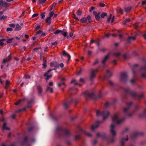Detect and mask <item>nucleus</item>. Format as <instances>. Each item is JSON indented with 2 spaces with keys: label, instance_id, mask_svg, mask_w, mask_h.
<instances>
[{
  "label": "nucleus",
  "instance_id": "0e129e2a",
  "mask_svg": "<svg viewBox=\"0 0 146 146\" xmlns=\"http://www.w3.org/2000/svg\"><path fill=\"white\" fill-rule=\"evenodd\" d=\"M9 26L12 27H15V25L13 24H10L9 25Z\"/></svg>",
  "mask_w": 146,
  "mask_h": 146
},
{
  "label": "nucleus",
  "instance_id": "20e7f679",
  "mask_svg": "<svg viewBox=\"0 0 146 146\" xmlns=\"http://www.w3.org/2000/svg\"><path fill=\"white\" fill-rule=\"evenodd\" d=\"M96 115L97 116L101 115L103 117V120L101 121H97L96 125L92 126V130H94L96 128H97L100 124L103 123L104 120L106 119L110 114L109 112L106 110H104L102 112H101L99 110H96Z\"/></svg>",
  "mask_w": 146,
  "mask_h": 146
},
{
  "label": "nucleus",
  "instance_id": "7ed1b4c3",
  "mask_svg": "<svg viewBox=\"0 0 146 146\" xmlns=\"http://www.w3.org/2000/svg\"><path fill=\"white\" fill-rule=\"evenodd\" d=\"M132 105V102H130L126 103V107L123 110V113L126 116L131 117L133 115V113L135 111H137L139 107L136 106L134 109L132 110L131 109V107Z\"/></svg>",
  "mask_w": 146,
  "mask_h": 146
},
{
  "label": "nucleus",
  "instance_id": "3c124183",
  "mask_svg": "<svg viewBox=\"0 0 146 146\" xmlns=\"http://www.w3.org/2000/svg\"><path fill=\"white\" fill-rule=\"evenodd\" d=\"M22 101V100H19L18 101H17V102L15 103V104L16 105H18Z\"/></svg>",
  "mask_w": 146,
  "mask_h": 146
},
{
  "label": "nucleus",
  "instance_id": "c03bdc74",
  "mask_svg": "<svg viewBox=\"0 0 146 146\" xmlns=\"http://www.w3.org/2000/svg\"><path fill=\"white\" fill-rule=\"evenodd\" d=\"M62 31L59 29L57 30L54 33V34L56 35L59 33H61Z\"/></svg>",
  "mask_w": 146,
  "mask_h": 146
},
{
  "label": "nucleus",
  "instance_id": "774afa93",
  "mask_svg": "<svg viewBox=\"0 0 146 146\" xmlns=\"http://www.w3.org/2000/svg\"><path fill=\"white\" fill-rule=\"evenodd\" d=\"M87 19V21H91L90 20H91V17L90 16V15H88L87 17V18H86Z\"/></svg>",
  "mask_w": 146,
  "mask_h": 146
},
{
  "label": "nucleus",
  "instance_id": "1a4fd4ad",
  "mask_svg": "<svg viewBox=\"0 0 146 146\" xmlns=\"http://www.w3.org/2000/svg\"><path fill=\"white\" fill-rule=\"evenodd\" d=\"M144 135L143 132L140 131H135L131 134L129 135V138L131 141H133L135 139L137 136H143Z\"/></svg>",
  "mask_w": 146,
  "mask_h": 146
},
{
  "label": "nucleus",
  "instance_id": "09e8293b",
  "mask_svg": "<svg viewBox=\"0 0 146 146\" xmlns=\"http://www.w3.org/2000/svg\"><path fill=\"white\" fill-rule=\"evenodd\" d=\"M99 62V60L98 59H96L95 60L94 62V63L93 64V65L94 66L96 64H98Z\"/></svg>",
  "mask_w": 146,
  "mask_h": 146
},
{
  "label": "nucleus",
  "instance_id": "58836bf2",
  "mask_svg": "<svg viewBox=\"0 0 146 146\" xmlns=\"http://www.w3.org/2000/svg\"><path fill=\"white\" fill-rule=\"evenodd\" d=\"M46 91L47 92L50 91V92L52 93L53 92V89L52 88H50L49 87H48Z\"/></svg>",
  "mask_w": 146,
  "mask_h": 146
},
{
  "label": "nucleus",
  "instance_id": "b1692460",
  "mask_svg": "<svg viewBox=\"0 0 146 146\" xmlns=\"http://www.w3.org/2000/svg\"><path fill=\"white\" fill-rule=\"evenodd\" d=\"M37 89L39 95L41 96L42 92V88L41 86L40 85L37 86Z\"/></svg>",
  "mask_w": 146,
  "mask_h": 146
},
{
  "label": "nucleus",
  "instance_id": "603ef678",
  "mask_svg": "<svg viewBox=\"0 0 146 146\" xmlns=\"http://www.w3.org/2000/svg\"><path fill=\"white\" fill-rule=\"evenodd\" d=\"M45 13V12H44L43 13H42L40 15L41 16V18L42 19H44V17H45V15H44V14Z\"/></svg>",
  "mask_w": 146,
  "mask_h": 146
},
{
  "label": "nucleus",
  "instance_id": "49530a36",
  "mask_svg": "<svg viewBox=\"0 0 146 146\" xmlns=\"http://www.w3.org/2000/svg\"><path fill=\"white\" fill-rule=\"evenodd\" d=\"M71 83H74V85H76L79 84L78 83L76 82V80H73L70 82Z\"/></svg>",
  "mask_w": 146,
  "mask_h": 146
},
{
  "label": "nucleus",
  "instance_id": "4be33fe9",
  "mask_svg": "<svg viewBox=\"0 0 146 146\" xmlns=\"http://www.w3.org/2000/svg\"><path fill=\"white\" fill-rule=\"evenodd\" d=\"M50 65L51 66L54 67L55 68L58 67V63L56 62H51L50 63Z\"/></svg>",
  "mask_w": 146,
  "mask_h": 146
},
{
  "label": "nucleus",
  "instance_id": "f257e3e1",
  "mask_svg": "<svg viewBox=\"0 0 146 146\" xmlns=\"http://www.w3.org/2000/svg\"><path fill=\"white\" fill-rule=\"evenodd\" d=\"M115 126L113 124L111 125L110 131V135L109 137L107 139L106 133H103L101 134L97 133L96 135L98 137H101L103 139H106L108 144H111L114 142L115 139V136L117 133L114 129Z\"/></svg>",
  "mask_w": 146,
  "mask_h": 146
},
{
  "label": "nucleus",
  "instance_id": "4468645a",
  "mask_svg": "<svg viewBox=\"0 0 146 146\" xmlns=\"http://www.w3.org/2000/svg\"><path fill=\"white\" fill-rule=\"evenodd\" d=\"M98 72V69H92L91 72L90 80L91 81L93 80L96 77L95 74Z\"/></svg>",
  "mask_w": 146,
  "mask_h": 146
},
{
  "label": "nucleus",
  "instance_id": "e2e57ef3",
  "mask_svg": "<svg viewBox=\"0 0 146 146\" xmlns=\"http://www.w3.org/2000/svg\"><path fill=\"white\" fill-rule=\"evenodd\" d=\"M73 18L79 21V19L77 17H76V15L75 14L73 15Z\"/></svg>",
  "mask_w": 146,
  "mask_h": 146
},
{
  "label": "nucleus",
  "instance_id": "79ce46f5",
  "mask_svg": "<svg viewBox=\"0 0 146 146\" xmlns=\"http://www.w3.org/2000/svg\"><path fill=\"white\" fill-rule=\"evenodd\" d=\"M26 108H23L17 110L16 112L19 113L21 111H25L26 110Z\"/></svg>",
  "mask_w": 146,
  "mask_h": 146
},
{
  "label": "nucleus",
  "instance_id": "6ab92c4d",
  "mask_svg": "<svg viewBox=\"0 0 146 146\" xmlns=\"http://www.w3.org/2000/svg\"><path fill=\"white\" fill-rule=\"evenodd\" d=\"M80 21L83 23H86L87 24L90 23L91 22V21H87V19L85 17L82 18Z\"/></svg>",
  "mask_w": 146,
  "mask_h": 146
},
{
  "label": "nucleus",
  "instance_id": "aec40b11",
  "mask_svg": "<svg viewBox=\"0 0 146 146\" xmlns=\"http://www.w3.org/2000/svg\"><path fill=\"white\" fill-rule=\"evenodd\" d=\"M72 99H71L68 102H65L63 103V106L66 108L67 109L69 106V105L73 102Z\"/></svg>",
  "mask_w": 146,
  "mask_h": 146
},
{
  "label": "nucleus",
  "instance_id": "4d7b16f0",
  "mask_svg": "<svg viewBox=\"0 0 146 146\" xmlns=\"http://www.w3.org/2000/svg\"><path fill=\"white\" fill-rule=\"evenodd\" d=\"M54 13L53 12H51L49 13V17H50L51 18V17H52L53 15H54Z\"/></svg>",
  "mask_w": 146,
  "mask_h": 146
},
{
  "label": "nucleus",
  "instance_id": "052dcab7",
  "mask_svg": "<svg viewBox=\"0 0 146 146\" xmlns=\"http://www.w3.org/2000/svg\"><path fill=\"white\" fill-rule=\"evenodd\" d=\"M54 30V28L52 27H51L50 29L48 30V31L49 32H53Z\"/></svg>",
  "mask_w": 146,
  "mask_h": 146
},
{
  "label": "nucleus",
  "instance_id": "a878e982",
  "mask_svg": "<svg viewBox=\"0 0 146 146\" xmlns=\"http://www.w3.org/2000/svg\"><path fill=\"white\" fill-rule=\"evenodd\" d=\"M136 39V37L135 36H129L127 39V43H130L131 40H134Z\"/></svg>",
  "mask_w": 146,
  "mask_h": 146
},
{
  "label": "nucleus",
  "instance_id": "dca6fc26",
  "mask_svg": "<svg viewBox=\"0 0 146 146\" xmlns=\"http://www.w3.org/2000/svg\"><path fill=\"white\" fill-rule=\"evenodd\" d=\"M108 82L111 86V89L113 90H115V87L116 86H118V84H117L114 83L111 80H109L108 81Z\"/></svg>",
  "mask_w": 146,
  "mask_h": 146
},
{
  "label": "nucleus",
  "instance_id": "bf43d9fd",
  "mask_svg": "<svg viewBox=\"0 0 146 146\" xmlns=\"http://www.w3.org/2000/svg\"><path fill=\"white\" fill-rule=\"evenodd\" d=\"M82 13V12L81 11H78L76 12V14L78 15H80Z\"/></svg>",
  "mask_w": 146,
  "mask_h": 146
},
{
  "label": "nucleus",
  "instance_id": "cd10ccee",
  "mask_svg": "<svg viewBox=\"0 0 146 146\" xmlns=\"http://www.w3.org/2000/svg\"><path fill=\"white\" fill-rule=\"evenodd\" d=\"M16 27L15 29V31H18L21 29V27L18 24H16Z\"/></svg>",
  "mask_w": 146,
  "mask_h": 146
},
{
  "label": "nucleus",
  "instance_id": "f704fd0d",
  "mask_svg": "<svg viewBox=\"0 0 146 146\" xmlns=\"http://www.w3.org/2000/svg\"><path fill=\"white\" fill-rule=\"evenodd\" d=\"M131 8H132V7H128L125 8V11L126 12H129V11H130Z\"/></svg>",
  "mask_w": 146,
  "mask_h": 146
},
{
  "label": "nucleus",
  "instance_id": "37998d69",
  "mask_svg": "<svg viewBox=\"0 0 146 146\" xmlns=\"http://www.w3.org/2000/svg\"><path fill=\"white\" fill-rule=\"evenodd\" d=\"M14 38H9L7 39L6 42L8 43H10L12 42V40L14 39Z\"/></svg>",
  "mask_w": 146,
  "mask_h": 146
},
{
  "label": "nucleus",
  "instance_id": "ea45409f",
  "mask_svg": "<svg viewBox=\"0 0 146 146\" xmlns=\"http://www.w3.org/2000/svg\"><path fill=\"white\" fill-rule=\"evenodd\" d=\"M107 13L106 12H103L100 15V17L102 18H104L105 16H107Z\"/></svg>",
  "mask_w": 146,
  "mask_h": 146
},
{
  "label": "nucleus",
  "instance_id": "f03ea898",
  "mask_svg": "<svg viewBox=\"0 0 146 146\" xmlns=\"http://www.w3.org/2000/svg\"><path fill=\"white\" fill-rule=\"evenodd\" d=\"M123 90L125 94V95H122V97L125 99H127V96L128 95L133 98L139 100L143 98V93L140 94L136 93L135 91L131 90L128 87L124 88Z\"/></svg>",
  "mask_w": 146,
  "mask_h": 146
},
{
  "label": "nucleus",
  "instance_id": "bb28decb",
  "mask_svg": "<svg viewBox=\"0 0 146 146\" xmlns=\"http://www.w3.org/2000/svg\"><path fill=\"white\" fill-rule=\"evenodd\" d=\"M8 57L9 58V59H4L3 60V63H5L7 62H8L10 61L11 59V55L10 54L8 56Z\"/></svg>",
  "mask_w": 146,
  "mask_h": 146
},
{
  "label": "nucleus",
  "instance_id": "9d476101",
  "mask_svg": "<svg viewBox=\"0 0 146 146\" xmlns=\"http://www.w3.org/2000/svg\"><path fill=\"white\" fill-rule=\"evenodd\" d=\"M120 81L124 83H126L128 80V77L126 72L121 73L120 75Z\"/></svg>",
  "mask_w": 146,
  "mask_h": 146
},
{
  "label": "nucleus",
  "instance_id": "473e14b6",
  "mask_svg": "<svg viewBox=\"0 0 146 146\" xmlns=\"http://www.w3.org/2000/svg\"><path fill=\"white\" fill-rule=\"evenodd\" d=\"M66 144L68 146H70L71 145V142L68 139H65V140Z\"/></svg>",
  "mask_w": 146,
  "mask_h": 146
},
{
  "label": "nucleus",
  "instance_id": "39448f33",
  "mask_svg": "<svg viewBox=\"0 0 146 146\" xmlns=\"http://www.w3.org/2000/svg\"><path fill=\"white\" fill-rule=\"evenodd\" d=\"M56 133L59 137H69L70 136V133L68 130L63 129L60 126H58L56 127Z\"/></svg>",
  "mask_w": 146,
  "mask_h": 146
},
{
  "label": "nucleus",
  "instance_id": "6e6552de",
  "mask_svg": "<svg viewBox=\"0 0 146 146\" xmlns=\"http://www.w3.org/2000/svg\"><path fill=\"white\" fill-rule=\"evenodd\" d=\"M84 95L86 98L87 99H95L100 98L102 97V95L100 93V92L98 95L96 96H95L94 94L93 93H87L85 92L84 93Z\"/></svg>",
  "mask_w": 146,
  "mask_h": 146
},
{
  "label": "nucleus",
  "instance_id": "a18cd8bd",
  "mask_svg": "<svg viewBox=\"0 0 146 146\" xmlns=\"http://www.w3.org/2000/svg\"><path fill=\"white\" fill-rule=\"evenodd\" d=\"M73 33L72 32H71L69 33V36H67V38H69L70 37H71L73 36Z\"/></svg>",
  "mask_w": 146,
  "mask_h": 146
},
{
  "label": "nucleus",
  "instance_id": "e433bc0d",
  "mask_svg": "<svg viewBox=\"0 0 146 146\" xmlns=\"http://www.w3.org/2000/svg\"><path fill=\"white\" fill-rule=\"evenodd\" d=\"M7 3L3 1L0 6L2 7H5L7 5Z\"/></svg>",
  "mask_w": 146,
  "mask_h": 146
},
{
  "label": "nucleus",
  "instance_id": "13d9d810",
  "mask_svg": "<svg viewBox=\"0 0 146 146\" xmlns=\"http://www.w3.org/2000/svg\"><path fill=\"white\" fill-rule=\"evenodd\" d=\"M46 0H39V3H40L42 4L44 3L45 2H46Z\"/></svg>",
  "mask_w": 146,
  "mask_h": 146
},
{
  "label": "nucleus",
  "instance_id": "0eeeda50",
  "mask_svg": "<svg viewBox=\"0 0 146 146\" xmlns=\"http://www.w3.org/2000/svg\"><path fill=\"white\" fill-rule=\"evenodd\" d=\"M35 139L33 138L32 140L27 136H25L21 141L20 142L21 146H29L31 141L35 142Z\"/></svg>",
  "mask_w": 146,
  "mask_h": 146
},
{
  "label": "nucleus",
  "instance_id": "412c9836",
  "mask_svg": "<svg viewBox=\"0 0 146 146\" xmlns=\"http://www.w3.org/2000/svg\"><path fill=\"white\" fill-rule=\"evenodd\" d=\"M93 15L95 16V18L96 20L98 21H99L101 20V18L100 16L97 14V12L96 11H94L93 12Z\"/></svg>",
  "mask_w": 146,
  "mask_h": 146
},
{
  "label": "nucleus",
  "instance_id": "c85d7f7f",
  "mask_svg": "<svg viewBox=\"0 0 146 146\" xmlns=\"http://www.w3.org/2000/svg\"><path fill=\"white\" fill-rule=\"evenodd\" d=\"M109 56V54H108L107 56H105L102 61V62L103 64H104L106 61L108 59Z\"/></svg>",
  "mask_w": 146,
  "mask_h": 146
},
{
  "label": "nucleus",
  "instance_id": "72a5a7b5",
  "mask_svg": "<svg viewBox=\"0 0 146 146\" xmlns=\"http://www.w3.org/2000/svg\"><path fill=\"white\" fill-rule=\"evenodd\" d=\"M65 80H66L65 78H62L61 79L60 82V83L62 85H64V86H65V84L64 83V81H65Z\"/></svg>",
  "mask_w": 146,
  "mask_h": 146
},
{
  "label": "nucleus",
  "instance_id": "c756f323",
  "mask_svg": "<svg viewBox=\"0 0 146 146\" xmlns=\"http://www.w3.org/2000/svg\"><path fill=\"white\" fill-rule=\"evenodd\" d=\"M6 123L5 122L3 123V125L2 127V129H6L7 130H10V128L7 127L6 126Z\"/></svg>",
  "mask_w": 146,
  "mask_h": 146
},
{
  "label": "nucleus",
  "instance_id": "2f4dec72",
  "mask_svg": "<svg viewBox=\"0 0 146 146\" xmlns=\"http://www.w3.org/2000/svg\"><path fill=\"white\" fill-rule=\"evenodd\" d=\"M129 128L128 127H126L123 131L121 132L122 134H123L128 132L129 130Z\"/></svg>",
  "mask_w": 146,
  "mask_h": 146
},
{
  "label": "nucleus",
  "instance_id": "2eb2a0df",
  "mask_svg": "<svg viewBox=\"0 0 146 146\" xmlns=\"http://www.w3.org/2000/svg\"><path fill=\"white\" fill-rule=\"evenodd\" d=\"M129 139L128 136V135H126V138L121 137L120 139V146H124L125 144V141H127Z\"/></svg>",
  "mask_w": 146,
  "mask_h": 146
},
{
  "label": "nucleus",
  "instance_id": "9b49d317",
  "mask_svg": "<svg viewBox=\"0 0 146 146\" xmlns=\"http://www.w3.org/2000/svg\"><path fill=\"white\" fill-rule=\"evenodd\" d=\"M139 71L141 74V77L146 78V66H144L141 67Z\"/></svg>",
  "mask_w": 146,
  "mask_h": 146
},
{
  "label": "nucleus",
  "instance_id": "680f3d73",
  "mask_svg": "<svg viewBox=\"0 0 146 146\" xmlns=\"http://www.w3.org/2000/svg\"><path fill=\"white\" fill-rule=\"evenodd\" d=\"M42 32V31L39 30L36 32V35H39Z\"/></svg>",
  "mask_w": 146,
  "mask_h": 146
},
{
  "label": "nucleus",
  "instance_id": "ddd939ff",
  "mask_svg": "<svg viewBox=\"0 0 146 146\" xmlns=\"http://www.w3.org/2000/svg\"><path fill=\"white\" fill-rule=\"evenodd\" d=\"M113 75L112 73L109 70H106V73L104 74V80H107L108 78L111 77Z\"/></svg>",
  "mask_w": 146,
  "mask_h": 146
},
{
  "label": "nucleus",
  "instance_id": "5fc2aeb1",
  "mask_svg": "<svg viewBox=\"0 0 146 146\" xmlns=\"http://www.w3.org/2000/svg\"><path fill=\"white\" fill-rule=\"evenodd\" d=\"M13 31V29L11 28L8 27L6 31L7 32L9 31Z\"/></svg>",
  "mask_w": 146,
  "mask_h": 146
},
{
  "label": "nucleus",
  "instance_id": "5701e85b",
  "mask_svg": "<svg viewBox=\"0 0 146 146\" xmlns=\"http://www.w3.org/2000/svg\"><path fill=\"white\" fill-rule=\"evenodd\" d=\"M62 55L64 56H66L68 57V62L69 61L71 58L70 56L68 53L66 52V51L64 50L62 51Z\"/></svg>",
  "mask_w": 146,
  "mask_h": 146
},
{
  "label": "nucleus",
  "instance_id": "f3484780",
  "mask_svg": "<svg viewBox=\"0 0 146 146\" xmlns=\"http://www.w3.org/2000/svg\"><path fill=\"white\" fill-rule=\"evenodd\" d=\"M138 66V65L137 64H135L133 66L132 68V71L133 73V76H136V72L137 71V67Z\"/></svg>",
  "mask_w": 146,
  "mask_h": 146
},
{
  "label": "nucleus",
  "instance_id": "393cba45",
  "mask_svg": "<svg viewBox=\"0 0 146 146\" xmlns=\"http://www.w3.org/2000/svg\"><path fill=\"white\" fill-rule=\"evenodd\" d=\"M139 116L140 117L146 118V109H145L142 113L139 114Z\"/></svg>",
  "mask_w": 146,
  "mask_h": 146
},
{
  "label": "nucleus",
  "instance_id": "c9c22d12",
  "mask_svg": "<svg viewBox=\"0 0 146 146\" xmlns=\"http://www.w3.org/2000/svg\"><path fill=\"white\" fill-rule=\"evenodd\" d=\"M121 55V54L119 52H115L114 54V56L116 57H118Z\"/></svg>",
  "mask_w": 146,
  "mask_h": 146
},
{
  "label": "nucleus",
  "instance_id": "f8f14e48",
  "mask_svg": "<svg viewBox=\"0 0 146 146\" xmlns=\"http://www.w3.org/2000/svg\"><path fill=\"white\" fill-rule=\"evenodd\" d=\"M124 120V118H123L122 119L118 120V116L115 114L114 115V117L113 118V122L114 123H117L118 124H119L122 122Z\"/></svg>",
  "mask_w": 146,
  "mask_h": 146
},
{
  "label": "nucleus",
  "instance_id": "8fccbe9b",
  "mask_svg": "<svg viewBox=\"0 0 146 146\" xmlns=\"http://www.w3.org/2000/svg\"><path fill=\"white\" fill-rule=\"evenodd\" d=\"M33 102V100L31 99L28 101L27 104H31Z\"/></svg>",
  "mask_w": 146,
  "mask_h": 146
},
{
  "label": "nucleus",
  "instance_id": "423d86ee",
  "mask_svg": "<svg viewBox=\"0 0 146 146\" xmlns=\"http://www.w3.org/2000/svg\"><path fill=\"white\" fill-rule=\"evenodd\" d=\"M78 132L76 135H73V138L74 141H76L78 140H80L81 137V135L82 134L84 133L88 137H91L92 135L88 132L84 131L79 126H78Z\"/></svg>",
  "mask_w": 146,
  "mask_h": 146
},
{
  "label": "nucleus",
  "instance_id": "6e6d98bb",
  "mask_svg": "<svg viewBox=\"0 0 146 146\" xmlns=\"http://www.w3.org/2000/svg\"><path fill=\"white\" fill-rule=\"evenodd\" d=\"M63 35V36L64 37H66L67 36V33L66 32H65L64 33H63L62 32L61 33Z\"/></svg>",
  "mask_w": 146,
  "mask_h": 146
},
{
  "label": "nucleus",
  "instance_id": "69168bd1",
  "mask_svg": "<svg viewBox=\"0 0 146 146\" xmlns=\"http://www.w3.org/2000/svg\"><path fill=\"white\" fill-rule=\"evenodd\" d=\"M58 67H60L61 68H63L64 66V65L63 63H61L60 64H58Z\"/></svg>",
  "mask_w": 146,
  "mask_h": 146
},
{
  "label": "nucleus",
  "instance_id": "338daca9",
  "mask_svg": "<svg viewBox=\"0 0 146 146\" xmlns=\"http://www.w3.org/2000/svg\"><path fill=\"white\" fill-rule=\"evenodd\" d=\"M38 15V14L37 13H35L32 16V18H34L36 17Z\"/></svg>",
  "mask_w": 146,
  "mask_h": 146
},
{
  "label": "nucleus",
  "instance_id": "de8ad7c7",
  "mask_svg": "<svg viewBox=\"0 0 146 146\" xmlns=\"http://www.w3.org/2000/svg\"><path fill=\"white\" fill-rule=\"evenodd\" d=\"M7 17V16H4V15L2 16L0 18V19L1 20H4Z\"/></svg>",
  "mask_w": 146,
  "mask_h": 146
},
{
  "label": "nucleus",
  "instance_id": "864d4df0",
  "mask_svg": "<svg viewBox=\"0 0 146 146\" xmlns=\"http://www.w3.org/2000/svg\"><path fill=\"white\" fill-rule=\"evenodd\" d=\"M95 7L93 6H92L91 7L90 9H89V11L91 12L93 10L95 9Z\"/></svg>",
  "mask_w": 146,
  "mask_h": 146
},
{
  "label": "nucleus",
  "instance_id": "4c0bfd02",
  "mask_svg": "<svg viewBox=\"0 0 146 146\" xmlns=\"http://www.w3.org/2000/svg\"><path fill=\"white\" fill-rule=\"evenodd\" d=\"M130 21L129 18H127L125 20V22L123 23V24L124 25H126L127 23L129 22Z\"/></svg>",
  "mask_w": 146,
  "mask_h": 146
},
{
  "label": "nucleus",
  "instance_id": "a19ab883",
  "mask_svg": "<svg viewBox=\"0 0 146 146\" xmlns=\"http://www.w3.org/2000/svg\"><path fill=\"white\" fill-rule=\"evenodd\" d=\"M44 62L42 64V65L44 67V68H45L46 67V63L47 62V61L46 60H44Z\"/></svg>",
  "mask_w": 146,
  "mask_h": 146
},
{
  "label": "nucleus",
  "instance_id": "7c9ffc66",
  "mask_svg": "<svg viewBox=\"0 0 146 146\" xmlns=\"http://www.w3.org/2000/svg\"><path fill=\"white\" fill-rule=\"evenodd\" d=\"M51 18L50 17H48L45 20V22L47 23L49 25H50L51 23Z\"/></svg>",
  "mask_w": 146,
  "mask_h": 146
},
{
  "label": "nucleus",
  "instance_id": "a211bd4d",
  "mask_svg": "<svg viewBox=\"0 0 146 146\" xmlns=\"http://www.w3.org/2000/svg\"><path fill=\"white\" fill-rule=\"evenodd\" d=\"M49 73L47 72V71L43 75L45 77L44 79L46 80H48L52 77V76L51 75H48Z\"/></svg>",
  "mask_w": 146,
  "mask_h": 146
}]
</instances>
